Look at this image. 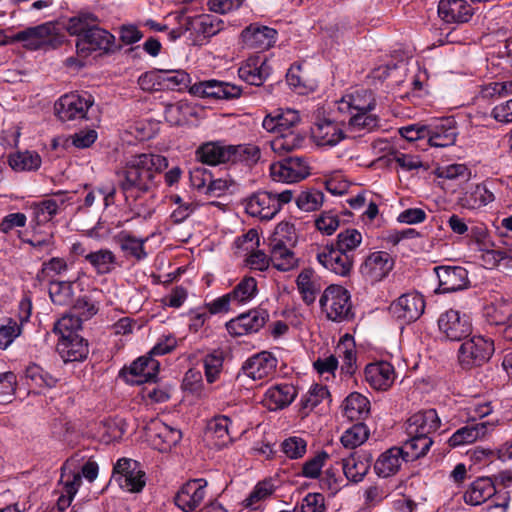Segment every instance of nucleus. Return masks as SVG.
Instances as JSON below:
<instances>
[{"instance_id":"1","label":"nucleus","mask_w":512,"mask_h":512,"mask_svg":"<svg viewBox=\"0 0 512 512\" xmlns=\"http://www.w3.org/2000/svg\"><path fill=\"white\" fill-rule=\"evenodd\" d=\"M168 166L164 156L143 153L131 156L116 170L126 206L135 217L148 219L155 211L157 174Z\"/></svg>"},{"instance_id":"2","label":"nucleus","mask_w":512,"mask_h":512,"mask_svg":"<svg viewBox=\"0 0 512 512\" xmlns=\"http://www.w3.org/2000/svg\"><path fill=\"white\" fill-rule=\"evenodd\" d=\"M12 41L21 42L24 48L31 51L49 50L62 45L64 36L60 34L55 23L46 22L17 32Z\"/></svg>"},{"instance_id":"3","label":"nucleus","mask_w":512,"mask_h":512,"mask_svg":"<svg viewBox=\"0 0 512 512\" xmlns=\"http://www.w3.org/2000/svg\"><path fill=\"white\" fill-rule=\"evenodd\" d=\"M293 199L292 190L258 191L246 201V212L261 220H271L282 209V206Z\"/></svg>"},{"instance_id":"4","label":"nucleus","mask_w":512,"mask_h":512,"mask_svg":"<svg viewBox=\"0 0 512 512\" xmlns=\"http://www.w3.org/2000/svg\"><path fill=\"white\" fill-rule=\"evenodd\" d=\"M319 304L322 312L331 321L342 322L353 317L350 293L341 285L328 286L323 291Z\"/></svg>"},{"instance_id":"5","label":"nucleus","mask_w":512,"mask_h":512,"mask_svg":"<svg viewBox=\"0 0 512 512\" xmlns=\"http://www.w3.org/2000/svg\"><path fill=\"white\" fill-rule=\"evenodd\" d=\"M495 345L493 339L482 335H474L464 339L458 349V363L466 370L480 367L493 356Z\"/></svg>"},{"instance_id":"6","label":"nucleus","mask_w":512,"mask_h":512,"mask_svg":"<svg viewBox=\"0 0 512 512\" xmlns=\"http://www.w3.org/2000/svg\"><path fill=\"white\" fill-rule=\"evenodd\" d=\"M94 104V98L88 94L69 93L61 96L54 105L56 116L62 122L83 120Z\"/></svg>"},{"instance_id":"7","label":"nucleus","mask_w":512,"mask_h":512,"mask_svg":"<svg viewBox=\"0 0 512 512\" xmlns=\"http://www.w3.org/2000/svg\"><path fill=\"white\" fill-rule=\"evenodd\" d=\"M77 54L81 57H87L93 52L111 53L116 49L115 37L107 30L94 26L88 30L81 38L76 40Z\"/></svg>"},{"instance_id":"8","label":"nucleus","mask_w":512,"mask_h":512,"mask_svg":"<svg viewBox=\"0 0 512 512\" xmlns=\"http://www.w3.org/2000/svg\"><path fill=\"white\" fill-rule=\"evenodd\" d=\"M112 479L124 490L132 493L140 492L145 486V473L139 469L138 463L122 458L114 466Z\"/></svg>"},{"instance_id":"9","label":"nucleus","mask_w":512,"mask_h":512,"mask_svg":"<svg viewBox=\"0 0 512 512\" xmlns=\"http://www.w3.org/2000/svg\"><path fill=\"white\" fill-rule=\"evenodd\" d=\"M270 172L274 181L293 183L305 179L310 174V167L306 158L290 156L272 164Z\"/></svg>"},{"instance_id":"10","label":"nucleus","mask_w":512,"mask_h":512,"mask_svg":"<svg viewBox=\"0 0 512 512\" xmlns=\"http://www.w3.org/2000/svg\"><path fill=\"white\" fill-rule=\"evenodd\" d=\"M189 92L197 97L216 100H232L242 94L241 87L215 79L200 81L189 87Z\"/></svg>"},{"instance_id":"11","label":"nucleus","mask_w":512,"mask_h":512,"mask_svg":"<svg viewBox=\"0 0 512 512\" xmlns=\"http://www.w3.org/2000/svg\"><path fill=\"white\" fill-rule=\"evenodd\" d=\"M424 297L417 292L401 295L390 305L391 314L402 323H412L424 313Z\"/></svg>"},{"instance_id":"12","label":"nucleus","mask_w":512,"mask_h":512,"mask_svg":"<svg viewBox=\"0 0 512 512\" xmlns=\"http://www.w3.org/2000/svg\"><path fill=\"white\" fill-rule=\"evenodd\" d=\"M438 326L440 331L451 341L464 340L472 331L469 316L454 309H450L440 315Z\"/></svg>"},{"instance_id":"13","label":"nucleus","mask_w":512,"mask_h":512,"mask_svg":"<svg viewBox=\"0 0 512 512\" xmlns=\"http://www.w3.org/2000/svg\"><path fill=\"white\" fill-rule=\"evenodd\" d=\"M318 262L327 270L338 276H348L353 268L352 254L336 249L333 244L325 246L317 253Z\"/></svg>"},{"instance_id":"14","label":"nucleus","mask_w":512,"mask_h":512,"mask_svg":"<svg viewBox=\"0 0 512 512\" xmlns=\"http://www.w3.org/2000/svg\"><path fill=\"white\" fill-rule=\"evenodd\" d=\"M336 110L343 116L348 117L362 111H373L376 100L371 91L366 89L356 90L344 95L336 101Z\"/></svg>"},{"instance_id":"15","label":"nucleus","mask_w":512,"mask_h":512,"mask_svg":"<svg viewBox=\"0 0 512 512\" xmlns=\"http://www.w3.org/2000/svg\"><path fill=\"white\" fill-rule=\"evenodd\" d=\"M269 315L265 309H252L240 314L226 324L228 332L235 336H242L258 332L266 323Z\"/></svg>"},{"instance_id":"16","label":"nucleus","mask_w":512,"mask_h":512,"mask_svg":"<svg viewBox=\"0 0 512 512\" xmlns=\"http://www.w3.org/2000/svg\"><path fill=\"white\" fill-rule=\"evenodd\" d=\"M394 267L392 256L386 251L369 254L361 266L362 275L371 282L383 280Z\"/></svg>"},{"instance_id":"17","label":"nucleus","mask_w":512,"mask_h":512,"mask_svg":"<svg viewBox=\"0 0 512 512\" xmlns=\"http://www.w3.org/2000/svg\"><path fill=\"white\" fill-rule=\"evenodd\" d=\"M439 280V291L451 293L468 288V271L461 266H438L435 269Z\"/></svg>"},{"instance_id":"18","label":"nucleus","mask_w":512,"mask_h":512,"mask_svg":"<svg viewBox=\"0 0 512 512\" xmlns=\"http://www.w3.org/2000/svg\"><path fill=\"white\" fill-rule=\"evenodd\" d=\"M277 31L268 26L250 24L241 32L243 45L249 49L264 51L276 42Z\"/></svg>"},{"instance_id":"19","label":"nucleus","mask_w":512,"mask_h":512,"mask_svg":"<svg viewBox=\"0 0 512 512\" xmlns=\"http://www.w3.org/2000/svg\"><path fill=\"white\" fill-rule=\"evenodd\" d=\"M207 485L204 479H194L185 483L175 496V504L183 511L195 510L204 500Z\"/></svg>"},{"instance_id":"20","label":"nucleus","mask_w":512,"mask_h":512,"mask_svg":"<svg viewBox=\"0 0 512 512\" xmlns=\"http://www.w3.org/2000/svg\"><path fill=\"white\" fill-rule=\"evenodd\" d=\"M345 125L339 120L321 119L315 123L312 136L318 146H335L345 138Z\"/></svg>"},{"instance_id":"21","label":"nucleus","mask_w":512,"mask_h":512,"mask_svg":"<svg viewBox=\"0 0 512 512\" xmlns=\"http://www.w3.org/2000/svg\"><path fill=\"white\" fill-rule=\"evenodd\" d=\"M364 375L366 382L377 391L388 390L396 378L394 367L387 361L368 364Z\"/></svg>"},{"instance_id":"22","label":"nucleus","mask_w":512,"mask_h":512,"mask_svg":"<svg viewBox=\"0 0 512 512\" xmlns=\"http://www.w3.org/2000/svg\"><path fill=\"white\" fill-rule=\"evenodd\" d=\"M498 424L499 420L466 425L455 431L449 438L448 443L451 447L473 443L478 439L486 437Z\"/></svg>"},{"instance_id":"23","label":"nucleus","mask_w":512,"mask_h":512,"mask_svg":"<svg viewBox=\"0 0 512 512\" xmlns=\"http://www.w3.org/2000/svg\"><path fill=\"white\" fill-rule=\"evenodd\" d=\"M159 362L150 355L139 357L125 370L127 382L143 384L153 381L159 371Z\"/></svg>"},{"instance_id":"24","label":"nucleus","mask_w":512,"mask_h":512,"mask_svg":"<svg viewBox=\"0 0 512 512\" xmlns=\"http://www.w3.org/2000/svg\"><path fill=\"white\" fill-rule=\"evenodd\" d=\"M440 427V419L435 409L419 411L413 414L406 423L408 435L430 437Z\"/></svg>"},{"instance_id":"25","label":"nucleus","mask_w":512,"mask_h":512,"mask_svg":"<svg viewBox=\"0 0 512 512\" xmlns=\"http://www.w3.org/2000/svg\"><path fill=\"white\" fill-rule=\"evenodd\" d=\"M276 366V358L270 352L263 351L248 358L242 366V371L247 377L260 380L272 375Z\"/></svg>"},{"instance_id":"26","label":"nucleus","mask_w":512,"mask_h":512,"mask_svg":"<svg viewBox=\"0 0 512 512\" xmlns=\"http://www.w3.org/2000/svg\"><path fill=\"white\" fill-rule=\"evenodd\" d=\"M60 482L64 485V494H62L52 508L51 512H64L73 500L81 484V474L71 469L69 461L62 466Z\"/></svg>"},{"instance_id":"27","label":"nucleus","mask_w":512,"mask_h":512,"mask_svg":"<svg viewBox=\"0 0 512 512\" xmlns=\"http://www.w3.org/2000/svg\"><path fill=\"white\" fill-rule=\"evenodd\" d=\"M428 143L433 147H448L455 143L457 131L452 118H443L427 126Z\"/></svg>"},{"instance_id":"28","label":"nucleus","mask_w":512,"mask_h":512,"mask_svg":"<svg viewBox=\"0 0 512 512\" xmlns=\"http://www.w3.org/2000/svg\"><path fill=\"white\" fill-rule=\"evenodd\" d=\"M439 17L446 23H466L473 16V9L466 0H440Z\"/></svg>"},{"instance_id":"29","label":"nucleus","mask_w":512,"mask_h":512,"mask_svg":"<svg viewBox=\"0 0 512 512\" xmlns=\"http://www.w3.org/2000/svg\"><path fill=\"white\" fill-rule=\"evenodd\" d=\"M372 456L365 451L351 453L342 458V468L346 478L358 483L363 480L370 469Z\"/></svg>"},{"instance_id":"30","label":"nucleus","mask_w":512,"mask_h":512,"mask_svg":"<svg viewBox=\"0 0 512 512\" xmlns=\"http://www.w3.org/2000/svg\"><path fill=\"white\" fill-rule=\"evenodd\" d=\"M57 351L64 362L84 360L88 353V344L80 336L60 337L57 344Z\"/></svg>"},{"instance_id":"31","label":"nucleus","mask_w":512,"mask_h":512,"mask_svg":"<svg viewBox=\"0 0 512 512\" xmlns=\"http://www.w3.org/2000/svg\"><path fill=\"white\" fill-rule=\"evenodd\" d=\"M197 159L203 164L216 166L230 162V145L223 142H206L196 150Z\"/></svg>"},{"instance_id":"32","label":"nucleus","mask_w":512,"mask_h":512,"mask_svg":"<svg viewBox=\"0 0 512 512\" xmlns=\"http://www.w3.org/2000/svg\"><path fill=\"white\" fill-rule=\"evenodd\" d=\"M402 462H406V457L400 447L394 446L378 457L374 470L380 477H390L399 471Z\"/></svg>"},{"instance_id":"33","label":"nucleus","mask_w":512,"mask_h":512,"mask_svg":"<svg viewBox=\"0 0 512 512\" xmlns=\"http://www.w3.org/2000/svg\"><path fill=\"white\" fill-rule=\"evenodd\" d=\"M496 494L495 482L490 477H481L475 480L463 495L466 504L481 505Z\"/></svg>"},{"instance_id":"34","label":"nucleus","mask_w":512,"mask_h":512,"mask_svg":"<svg viewBox=\"0 0 512 512\" xmlns=\"http://www.w3.org/2000/svg\"><path fill=\"white\" fill-rule=\"evenodd\" d=\"M297 396V389L288 383L270 387L265 393V403L270 410L283 409L290 405Z\"/></svg>"},{"instance_id":"35","label":"nucleus","mask_w":512,"mask_h":512,"mask_svg":"<svg viewBox=\"0 0 512 512\" xmlns=\"http://www.w3.org/2000/svg\"><path fill=\"white\" fill-rule=\"evenodd\" d=\"M342 408L343 414L348 420L359 423L368 417L370 402L364 395L353 392L345 398Z\"/></svg>"},{"instance_id":"36","label":"nucleus","mask_w":512,"mask_h":512,"mask_svg":"<svg viewBox=\"0 0 512 512\" xmlns=\"http://www.w3.org/2000/svg\"><path fill=\"white\" fill-rule=\"evenodd\" d=\"M372 111H362L348 117H342L341 122L345 125L346 132L366 133L379 127V117Z\"/></svg>"},{"instance_id":"37","label":"nucleus","mask_w":512,"mask_h":512,"mask_svg":"<svg viewBox=\"0 0 512 512\" xmlns=\"http://www.w3.org/2000/svg\"><path fill=\"white\" fill-rule=\"evenodd\" d=\"M493 200L494 194L484 184H477L463 193L458 203L466 209H477L491 203Z\"/></svg>"},{"instance_id":"38","label":"nucleus","mask_w":512,"mask_h":512,"mask_svg":"<svg viewBox=\"0 0 512 512\" xmlns=\"http://www.w3.org/2000/svg\"><path fill=\"white\" fill-rule=\"evenodd\" d=\"M297 289L305 304L311 305L315 302L316 296L321 291L320 283L314 278L311 269L302 270L296 279Z\"/></svg>"},{"instance_id":"39","label":"nucleus","mask_w":512,"mask_h":512,"mask_svg":"<svg viewBox=\"0 0 512 512\" xmlns=\"http://www.w3.org/2000/svg\"><path fill=\"white\" fill-rule=\"evenodd\" d=\"M85 260L98 275L111 273L117 266L116 255L109 249H100L85 255Z\"/></svg>"},{"instance_id":"40","label":"nucleus","mask_w":512,"mask_h":512,"mask_svg":"<svg viewBox=\"0 0 512 512\" xmlns=\"http://www.w3.org/2000/svg\"><path fill=\"white\" fill-rule=\"evenodd\" d=\"M115 241L125 254L134 257L136 260L141 261L147 257L144 247L147 238H137L128 232L122 231L115 237Z\"/></svg>"},{"instance_id":"41","label":"nucleus","mask_w":512,"mask_h":512,"mask_svg":"<svg viewBox=\"0 0 512 512\" xmlns=\"http://www.w3.org/2000/svg\"><path fill=\"white\" fill-rule=\"evenodd\" d=\"M280 135L270 142L271 149L278 155H284L300 148L305 137L296 131L279 132Z\"/></svg>"},{"instance_id":"42","label":"nucleus","mask_w":512,"mask_h":512,"mask_svg":"<svg viewBox=\"0 0 512 512\" xmlns=\"http://www.w3.org/2000/svg\"><path fill=\"white\" fill-rule=\"evenodd\" d=\"M410 438L406 440L402 447L406 462L415 461L424 457L429 451L433 440L431 437H422L420 435H408Z\"/></svg>"},{"instance_id":"43","label":"nucleus","mask_w":512,"mask_h":512,"mask_svg":"<svg viewBox=\"0 0 512 512\" xmlns=\"http://www.w3.org/2000/svg\"><path fill=\"white\" fill-rule=\"evenodd\" d=\"M478 252L481 253L482 266L486 269H494L501 264L505 267H512V250L484 247Z\"/></svg>"},{"instance_id":"44","label":"nucleus","mask_w":512,"mask_h":512,"mask_svg":"<svg viewBox=\"0 0 512 512\" xmlns=\"http://www.w3.org/2000/svg\"><path fill=\"white\" fill-rule=\"evenodd\" d=\"M230 422V418L224 415L214 417L209 422L207 435L214 440L215 446L221 448L231 442Z\"/></svg>"},{"instance_id":"45","label":"nucleus","mask_w":512,"mask_h":512,"mask_svg":"<svg viewBox=\"0 0 512 512\" xmlns=\"http://www.w3.org/2000/svg\"><path fill=\"white\" fill-rule=\"evenodd\" d=\"M9 166L15 171H36L40 168L42 160L35 151H22L10 154Z\"/></svg>"},{"instance_id":"46","label":"nucleus","mask_w":512,"mask_h":512,"mask_svg":"<svg viewBox=\"0 0 512 512\" xmlns=\"http://www.w3.org/2000/svg\"><path fill=\"white\" fill-rule=\"evenodd\" d=\"M25 379L27 384L33 388H52L58 381L54 376L35 363L27 366Z\"/></svg>"},{"instance_id":"47","label":"nucleus","mask_w":512,"mask_h":512,"mask_svg":"<svg viewBox=\"0 0 512 512\" xmlns=\"http://www.w3.org/2000/svg\"><path fill=\"white\" fill-rule=\"evenodd\" d=\"M487 315L492 324L506 326L512 322V300H496L487 308Z\"/></svg>"},{"instance_id":"48","label":"nucleus","mask_w":512,"mask_h":512,"mask_svg":"<svg viewBox=\"0 0 512 512\" xmlns=\"http://www.w3.org/2000/svg\"><path fill=\"white\" fill-rule=\"evenodd\" d=\"M97 24L98 18L94 14L79 13L68 20L66 30L70 35H75L77 38H81L84 34L88 33V30L92 29Z\"/></svg>"},{"instance_id":"49","label":"nucleus","mask_w":512,"mask_h":512,"mask_svg":"<svg viewBox=\"0 0 512 512\" xmlns=\"http://www.w3.org/2000/svg\"><path fill=\"white\" fill-rule=\"evenodd\" d=\"M261 157V151L258 146L253 144L230 145V162H242L247 165H253Z\"/></svg>"},{"instance_id":"50","label":"nucleus","mask_w":512,"mask_h":512,"mask_svg":"<svg viewBox=\"0 0 512 512\" xmlns=\"http://www.w3.org/2000/svg\"><path fill=\"white\" fill-rule=\"evenodd\" d=\"M49 295L54 304L61 306L72 304L74 300L73 282L51 281Z\"/></svg>"},{"instance_id":"51","label":"nucleus","mask_w":512,"mask_h":512,"mask_svg":"<svg viewBox=\"0 0 512 512\" xmlns=\"http://www.w3.org/2000/svg\"><path fill=\"white\" fill-rule=\"evenodd\" d=\"M190 76L184 70H165L161 69L162 89L182 90L190 84Z\"/></svg>"},{"instance_id":"52","label":"nucleus","mask_w":512,"mask_h":512,"mask_svg":"<svg viewBox=\"0 0 512 512\" xmlns=\"http://www.w3.org/2000/svg\"><path fill=\"white\" fill-rule=\"evenodd\" d=\"M257 291L256 280L253 277L245 276L229 293L233 298V303L240 304L254 298Z\"/></svg>"},{"instance_id":"53","label":"nucleus","mask_w":512,"mask_h":512,"mask_svg":"<svg viewBox=\"0 0 512 512\" xmlns=\"http://www.w3.org/2000/svg\"><path fill=\"white\" fill-rule=\"evenodd\" d=\"M288 244L273 242L271 250V260L274 266L280 271H287L295 264L292 251L287 247Z\"/></svg>"},{"instance_id":"54","label":"nucleus","mask_w":512,"mask_h":512,"mask_svg":"<svg viewBox=\"0 0 512 512\" xmlns=\"http://www.w3.org/2000/svg\"><path fill=\"white\" fill-rule=\"evenodd\" d=\"M369 437L367 426L362 422L353 425L347 429L341 436V443L345 448L355 449L362 445Z\"/></svg>"},{"instance_id":"55","label":"nucleus","mask_w":512,"mask_h":512,"mask_svg":"<svg viewBox=\"0 0 512 512\" xmlns=\"http://www.w3.org/2000/svg\"><path fill=\"white\" fill-rule=\"evenodd\" d=\"M187 25H191L193 29L205 37H212L222 29V21L214 19L210 15H200L194 20L188 19Z\"/></svg>"},{"instance_id":"56","label":"nucleus","mask_w":512,"mask_h":512,"mask_svg":"<svg viewBox=\"0 0 512 512\" xmlns=\"http://www.w3.org/2000/svg\"><path fill=\"white\" fill-rule=\"evenodd\" d=\"M223 361V352L218 350H215L204 357L203 364L207 382L213 383L219 378L223 368Z\"/></svg>"},{"instance_id":"57","label":"nucleus","mask_w":512,"mask_h":512,"mask_svg":"<svg viewBox=\"0 0 512 512\" xmlns=\"http://www.w3.org/2000/svg\"><path fill=\"white\" fill-rule=\"evenodd\" d=\"M84 319L77 314H67L59 319L54 325V332L59 334L60 337L79 336L76 332L82 326Z\"/></svg>"},{"instance_id":"58","label":"nucleus","mask_w":512,"mask_h":512,"mask_svg":"<svg viewBox=\"0 0 512 512\" xmlns=\"http://www.w3.org/2000/svg\"><path fill=\"white\" fill-rule=\"evenodd\" d=\"M324 194L316 189L302 191L296 198V205L300 210L312 212L321 207Z\"/></svg>"},{"instance_id":"59","label":"nucleus","mask_w":512,"mask_h":512,"mask_svg":"<svg viewBox=\"0 0 512 512\" xmlns=\"http://www.w3.org/2000/svg\"><path fill=\"white\" fill-rule=\"evenodd\" d=\"M362 235L356 229H347L337 236V242L334 245L336 249L347 254L352 252L361 244Z\"/></svg>"},{"instance_id":"60","label":"nucleus","mask_w":512,"mask_h":512,"mask_svg":"<svg viewBox=\"0 0 512 512\" xmlns=\"http://www.w3.org/2000/svg\"><path fill=\"white\" fill-rule=\"evenodd\" d=\"M329 396V391L325 386L314 385L307 394L301 399V409L304 414H308L318 404Z\"/></svg>"},{"instance_id":"61","label":"nucleus","mask_w":512,"mask_h":512,"mask_svg":"<svg viewBox=\"0 0 512 512\" xmlns=\"http://www.w3.org/2000/svg\"><path fill=\"white\" fill-rule=\"evenodd\" d=\"M34 219L37 225L50 221L59 211L55 201L45 199L32 207Z\"/></svg>"},{"instance_id":"62","label":"nucleus","mask_w":512,"mask_h":512,"mask_svg":"<svg viewBox=\"0 0 512 512\" xmlns=\"http://www.w3.org/2000/svg\"><path fill=\"white\" fill-rule=\"evenodd\" d=\"M157 437L162 441L163 446L159 449L162 451L170 450L173 446H175L182 438V433L180 430L172 428L164 423H158L157 427Z\"/></svg>"},{"instance_id":"63","label":"nucleus","mask_w":512,"mask_h":512,"mask_svg":"<svg viewBox=\"0 0 512 512\" xmlns=\"http://www.w3.org/2000/svg\"><path fill=\"white\" fill-rule=\"evenodd\" d=\"M275 490V487L271 480H264L259 482L250 495L245 500V506L254 508V505L262 500L270 497Z\"/></svg>"},{"instance_id":"64","label":"nucleus","mask_w":512,"mask_h":512,"mask_svg":"<svg viewBox=\"0 0 512 512\" xmlns=\"http://www.w3.org/2000/svg\"><path fill=\"white\" fill-rule=\"evenodd\" d=\"M282 451L290 459H298L306 453L307 442L297 436L289 437L282 442Z\"/></svg>"}]
</instances>
